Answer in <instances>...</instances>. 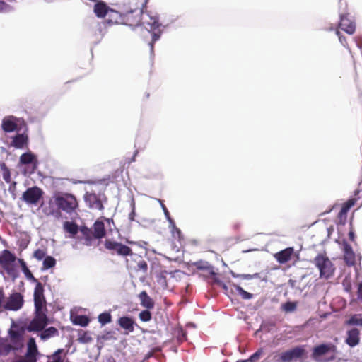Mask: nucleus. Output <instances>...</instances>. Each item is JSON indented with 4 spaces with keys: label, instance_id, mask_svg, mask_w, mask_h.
Returning <instances> with one entry per match:
<instances>
[{
    "label": "nucleus",
    "instance_id": "f257e3e1",
    "mask_svg": "<svg viewBox=\"0 0 362 362\" xmlns=\"http://www.w3.org/2000/svg\"><path fill=\"white\" fill-rule=\"evenodd\" d=\"M141 25H143L149 32L152 33V39L149 42L151 52H153L154 43L159 40L161 34L160 24L156 14L150 11H143L141 15Z\"/></svg>",
    "mask_w": 362,
    "mask_h": 362
},
{
    "label": "nucleus",
    "instance_id": "f03ea898",
    "mask_svg": "<svg viewBox=\"0 0 362 362\" xmlns=\"http://www.w3.org/2000/svg\"><path fill=\"white\" fill-rule=\"evenodd\" d=\"M313 262L319 269L320 278L328 279L334 275L335 267L325 253H319Z\"/></svg>",
    "mask_w": 362,
    "mask_h": 362
},
{
    "label": "nucleus",
    "instance_id": "7ed1b4c3",
    "mask_svg": "<svg viewBox=\"0 0 362 362\" xmlns=\"http://www.w3.org/2000/svg\"><path fill=\"white\" fill-rule=\"evenodd\" d=\"M54 202L59 210L69 214L76 212L78 203L76 197L69 193H64L54 197Z\"/></svg>",
    "mask_w": 362,
    "mask_h": 362
},
{
    "label": "nucleus",
    "instance_id": "20e7f679",
    "mask_svg": "<svg viewBox=\"0 0 362 362\" xmlns=\"http://www.w3.org/2000/svg\"><path fill=\"white\" fill-rule=\"evenodd\" d=\"M47 310H35V316L28 325L26 329L31 332H41L49 323Z\"/></svg>",
    "mask_w": 362,
    "mask_h": 362
},
{
    "label": "nucleus",
    "instance_id": "39448f33",
    "mask_svg": "<svg viewBox=\"0 0 362 362\" xmlns=\"http://www.w3.org/2000/svg\"><path fill=\"white\" fill-rule=\"evenodd\" d=\"M44 192L37 186L28 188L22 194L21 199L28 205L37 206L42 200Z\"/></svg>",
    "mask_w": 362,
    "mask_h": 362
},
{
    "label": "nucleus",
    "instance_id": "423d86ee",
    "mask_svg": "<svg viewBox=\"0 0 362 362\" xmlns=\"http://www.w3.org/2000/svg\"><path fill=\"white\" fill-rule=\"evenodd\" d=\"M104 246L105 249L115 252L119 256L127 257L133 255L132 250L129 246L115 240H105Z\"/></svg>",
    "mask_w": 362,
    "mask_h": 362
},
{
    "label": "nucleus",
    "instance_id": "0eeeda50",
    "mask_svg": "<svg viewBox=\"0 0 362 362\" xmlns=\"http://www.w3.org/2000/svg\"><path fill=\"white\" fill-rule=\"evenodd\" d=\"M142 10L139 8H130L123 12L124 25L129 27H136L141 25V15Z\"/></svg>",
    "mask_w": 362,
    "mask_h": 362
},
{
    "label": "nucleus",
    "instance_id": "6e6552de",
    "mask_svg": "<svg viewBox=\"0 0 362 362\" xmlns=\"http://www.w3.org/2000/svg\"><path fill=\"white\" fill-rule=\"evenodd\" d=\"M337 352V347L332 343L327 344H321L315 346L313 349L312 352V358L315 361H320V358L323 356L328 354L329 353H332V355L330 359L334 358V354Z\"/></svg>",
    "mask_w": 362,
    "mask_h": 362
},
{
    "label": "nucleus",
    "instance_id": "1a4fd4ad",
    "mask_svg": "<svg viewBox=\"0 0 362 362\" xmlns=\"http://www.w3.org/2000/svg\"><path fill=\"white\" fill-rule=\"evenodd\" d=\"M35 283L36 284L33 294L35 310H47L43 286L38 280Z\"/></svg>",
    "mask_w": 362,
    "mask_h": 362
},
{
    "label": "nucleus",
    "instance_id": "9d476101",
    "mask_svg": "<svg viewBox=\"0 0 362 362\" xmlns=\"http://www.w3.org/2000/svg\"><path fill=\"white\" fill-rule=\"evenodd\" d=\"M194 266L198 270H201L205 272V275L207 276L213 277L214 283L222 286L224 289H226V286L217 277L216 273L214 272V267L207 262L199 261L195 262Z\"/></svg>",
    "mask_w": 362,
    "mask_h": 362
},
{
    "label": "nucleus",
    "instance_id": "9b49d317",
    "mask_svg": "<svg viewBox=\"0 0 362 362\" xmlns=\"http://www.w3.org/2000/svg\"><path fill=\"white\" fill-rule=\"evenodd\" d=\"M361 192V191L360 189L355 190L354 197L349 199L342 204L341 209L338 214V218L341 223H345L347 218L348 211L353 206H354V204L356 203L358 200L361 199V197H359Z\"/></svg>",
    "mask_w": 362,
    "mask_h": 362
},
{
    "label": "nucleus",
    "instance_id": "f8f14e48",
    "mask_svg": "<svg viewBox=\"0 0 362 362\" xmlns=\"http://www.w3.org/2000/svg\"><path fill=\"white\" fill-rule=\"evenodd\" d=\"M306 353L302 346H296L292 349L281 353L280 360L281 362H291L293 360L301 358Z\"/></svg>",
    "mask_w": 362,
    "mask_h": 362
},
{
    "label": "nucleus",
    "instance_id": "ddd939ff",
    "mask_svg": "<svg viewBox=\"0 0 362 362\" xmlns=\"http://www.w3.org/2000/svg\"><path fill=\"white\" fill-rule=\"evenodd\" d=\"M23 296L20 293L15 292L9 296L4 308L8 310H18L23 307Z\"/></svg>",
    "mask_w": 362,
    "mask_h": 362
},
{
    "label": "nucleus",
    "instance_id": "4468645a",
    "mask_svg": "<svg viewBox=\"0 0 362 362\" xmlns=\"http://www.w3.org/2000/svg\"><path fill=\"white\" fill-rule=\"evenodd\" d=\"M84 201L86 205L91 209L103 211V204L99 196L93 192H86L84 194Z\"/></svg>",
    "mask_w": 362,
    "mask_h": 362
},
{
    "label": "nucleus",
    "instance_id": "2eb2a0df",
    "mask_svg": "<svg viewBox=\"0 0 362 362\" xmlns=\"http://www.w3.org/2000/svg\"><path fill=\"white\" fill-rule=\"evenodd\" d=\"M16 260L15 255L8 250H4L0 255V265L7 272H11L12 265Z\"/></svg>",
    "mask_w": 362,
    "mask_h": 362
},
{
    "label": "nucleus",
    "instance_id": "dca6fc26",
    "mask_svg": "<svg viewBox=\"0 0 362 362\" xmlns=\"http://www.w3.org/2000/svg\"><path fill=\"white\" fill-rule=\"evenodd\" d=\"M19 163L21 165H31L32 170L30 173H33L37 168L38 160L37 156L31 151H28L23 153L19 158Z\"/></svg>",
    "mask_w": 362,
    "mask_h": 362
},
{
    "label": "nucleus",
    "instance_id": "f3484780",
    "mask_svg": "<svg viewBox=\"0 0 362 362\" xmlns=\"http://www.w3.org/2000/svg\"><path fill=\"white\" fill-rule=\"evenodd\" d=\"M338 27L349 35H353L356 30L355 23L347 15H341Z\"/></svg>",
    "mask_w": 362,
    "mask_h": 362
},
{
    "label": "nucleus",
    "instance_id": "a211bd4d",
    "mask_svg": "<svg viewBox=\"0 0 362 362\" xmlns=\"http://www.w3.org/2000/svg\"><path fill=\"white\" fill-rule=\"evenodd\" d=\"M344 259L349 266H353L356 263V256L351 246L347 243H343Z\"/></svg>",
    "mask_w": 362,
    "mask_h": 362
},
{
    "label": "nucleus",
    "instance_id": "6ab92c4d",
    "mask_svg": "<svg viewBox=\"0 0 362 362\" xmlns=\"http://www.w3.org/2000/svg\"><path fill=\"white\" fill-rule=\"evenodd\" d=\"M293 253L294 249L293 247H287L276 253L274 257L279 263L285 264L291 259Z\"/></svg>",
    "mask_w": 362,
    "mask_h": 362
},
{
    "label": "nucleus",
    "instance_id": "aec40b11",
    "mask_svg": "<svg viewBox=\"0 0 362 362\" xmlns=\"http://www.w3.org/2000/svg\"><path fill=\"white\" fill-rule=\"evenodd\" d=\"M360 332L357 328H352L347 332L346 343L351 347H354L359 344Z\"/></svg>",
    "mask_w": 362,
    "mask_h": 362
},
{
    "label": "nucleus",
    "instance_id": "412c9836",
    "mask_svg": "<svg viewBox=\"0 0 362 362\" xmlns=\"http://www.w3.org/2000/svg\"><path fill=\"white\" fill-rule=\"evenodd\" d=\"M95 239L100 240L106 235L105 224L102 221L97 220L90 228Z\"/></svg>",
    "mask_w": 362,
    "mask_h": 362
},
{
    "label": "nucleus",
    "instance_id": "4be33fe9",
    "mask_svg": "<svg viewBox=\"0 0 362 362\" xmlns=\"http://www.w3.org/2000/svg\"><path fill=\"white\" fill-rule=\"evenodd\" d=\"M107 23L109 25L113 24H119L124 25L123 21V12H119L115 10L111 9L110 10L107 14Z\"/></svg>",
    "mask_w": 362,
    "mask_h": 362
},
{
    "label": "nucleus",
    "instance_id": "5701e85b",
    "mask_svg": "<svg viewBox=\"0 0 362 362\" xmlns=\"http://www.w3.org/2000/svg\"><path fill=\"white\" fill-rule=\"evenodd\" d=\"M110 8L102 1H98L93 7V11L97 17L103 18L109 13Z\"/></svg>",
    "mask_w": 362,
    "mask_h": 362
},
{
    "label": "nucleus",
    "instance_id": "b1692460",
    "mask_svg": "<svg viewBox=\"0 0 362 362\" xmlns=\"http://www.w3.org/2000/svg\"><path fill=\"white\" fill-rule=\"evenodd\" d=\"M80 232L83 235V244L86 246H92L95 240L92 229L86 226H82L80 228Z\"/></svg>",
    "mask_w": 362,
    "mask_h": 362
},
{
    "label": "nucleus",
    "instance_id": "393cba45",
    "mask_svg": "<svg viewBox=\"0 0 362 362\" xmlns=\"http://www.w3.org/2000/svg\"><path fill=\"white\" fill-rule=\"evenodd\" d=\"M118 324L122 329L127 330L128 332H132L134 330V321L129 317L123 316L119 317Z\"/></svg>",
    "mask_w": 362,
    "mask_h": 362
},
{
    "label": "nucleus",
    "instance_id": "a878e982",
    "mask_svg": "<svg viewBox=\"0 0 362 362\" xmlns=\"http://www.w3.org/2000/svg\"><path fill=\"white\" fill-rule=\"evenodd\" d=\"M139 298L141 302V305L144 308H146V309L149 310L152 309L154 307V301L148 295L146 291H141L139 295Z\"/></svg>",
    "mask_w": 362,
    "mask_h": 362
},
{
    "label": "nucleus",
    "instance_id": "bb28decb",
    "mask_svg": "<svg viewBox=\"0 0 362 362\" xmlns=\"http://www.w3.org/2000/svg\"><path fill=\"white\" fill-rule=\"evenodd\" d=\"M18 124L13 117L4 118L2 121V129L5 132H12L17 129Z\"/></svg>",
    "mask_w": 362,
    "mask_h": 362
},
{
    "label": "nucleus",
    "instance_id": "cd10ccee",
    "mask_svg": "<svg viewBox=\"0 0 362 362\" xmlns=\"http://www.w3.org/2000/svg\"><path fill=\"white\" fill-rule=\"evenodd\" d=\"M28 136L23 134H18L13 137L11 145L16 148H23L28 143Z\"/></svg>",
    "mask_w": 362,
    "mask_h": 362
},
{
    "label": "nucleus",
    "instance_id": "c85d7f7f",
    "mask_svg": "<svg viewBox=\"0 0 362 362\" xmlns=\"http://www.w3.org/2000/svg\"><path fill=\"white\" fill-rule=\"evenodd\" d=\"M58 335V329L54 327H49L41 331V333L40 334V337L42 341H46L52 337H57Z\"/></svg>",
    "mask_w": 362,
    "mask_h": 362
},
{
    "label": "nucleus",
    "instance_id": "c756f323",
    "mask_svg": "<svg viewBox=\"0 0 362 362\" xmlns=\"http://www.w3.org/2000/svg\"><path fill=\"white\" fill-rule=\"evenodd\" d=\"M63 226L64 230L70 233L72 236L76 235L78 230H80L78 226L72 221H65Z\"/></svg>",
    "mask_w": 362,
    "mask_h": 362
},
{
    "label": "nucleus",
    "instance_id": "7c9ffc66",
    "mask_svg": "<svg viewBox=\"0 0 362 362\" xmlns=\"http://www.w3.org/2000/svg\"><path fill=\"white\" fill-rule=\"evenodd\" d=\"M18 262L25 277L32 282H37V279L33 275V274L27 267L25 262L23 259H19Z\"/></svg>",
    "mask_w": 362,
    "mask_h": 362
},
{
    "label": "nucleus",
    "instance_id": "2f4dec72",
    "mask_svg": "<svg viewBox=\"0 0 362 362\" xmlns=\"http://www.w3.org/2000/svg\"><path fill=\"white\" fill-rule=\"evenodd\" d=\"M0 168L1 170L3 179L6 183H10L11 182V175L9 168L4 162L0 163Z\"/></svg>",
    "mask_w": 362,
    "mask_h": 362
},
{
    "label": "nucleus",
    "instance_id": "473e14b6",
    "mask_svg": "<svg viewBox=\"0 0 362 362\" xmlns=\"http://www.w3.org/2000/svg\"><path fill=\"white\" fill-rule=\"evenodd\" d=\"M14 348L9 344L0 339V356H7Z\"/></svg>",
    "mask_w": 362,
    "mask_h": 362
},
{
    "label": "nucleus",
    "instance_id": "72a5a7b5",
    "mask_svg": "<svg viewBox=\"0 0 362 362\" xmlns=\"http://www.w3.org/2000/svg\"><path fill=\"white\" fill-rule=\"evenodd\" d=\"M56 264V260L51 256H47L42 263L43 269H49L54 267Z\"/></svg>",
    "mask_w": 362,
    "mask_h": 362
},
{
    "label": "nucleus",
    "instance_id": "f704fd0d",
    "mask_svg": "<svg viewBox=\"0 0 362 362\" xmlns=\"http://www.w3.org/2000/svg\"><path fill=\"white\" fill-rule=\"evenodd\" d=\"M297 308V303L288 301L281 305V309L286 313H292Z\"/></svg>",
    "mask_w": 362,
    "mask_h": 362
},
{
    "label": "nucleus",
    "instance_id": "c9c22d12",
    "mask_svg": "<svg viewBox=\"0 0 362 362\" xmlns=\"http://www.w3.org/2000/svg\"><path fill=\"white\" fill-rule=\"evenodd\" d=\"M170 223L171 225V233L173 236L175 238H177L180 240L182 238V232L180 228H178L173 219H170Z\"/></svg>",
    "mask_w": 362,
    "mask_h": 362
},
{
    "label": "nucleus",
    "instance_id": "e433bc0d",
    "mask_svg": "<svg viewBox=\"0 0 362 362\" xmlns=\"http://www.w3.org/2000/svg\"><path fill=\"white\" fill-rule=\"evenodd\" d=\"M233 286L235 288L237 293L243 298V299H250L252 297V295L245 291L242 287L240 286L233 284Z\"/></svg>",
    "mask_w": 362,
    "mask_h": 362
},
{
    "label": "nucleus",
    "instance_id": "4c0bfd02",
    "mask_svg": "<svg viewBox=\"0 0 362 362\" xmlns=\"http://www.w3.org/2000/svg\"><path fill=\"white\" fill-rule=\"evenodd\" d=\"M98 321L102 325H105L112 321V316L110 313L104 312L99 315Z\"/></svg>",
    "mask_w": 362,
    "mask_h": 362
},
{
    "label": "nucleus",
    "instance_id": "58836bf2",
    "mask_svg": "<svg viewBox=\"0 0 362 362\" xmlns=\"http://www.w3.org/2000/svg\"><path fill=\"white\" fill-rule=\"evenodd\" d=\"M62 349H57L52 356H49V361L47 362H64L61 357V354L63 352Z\"/></svg>",
    "mask_w": 362,
    "mask_h": 362
},
{
    "label": "nucleus",
    "instance_id": "ea45409f",
    "mask_svg": "<svg viewBox=\"0 0 362 362\" xmlns=\"http://www.w3.org/2000/svg\"><path fill=\"white\" fill-rule=\"evenodd\" d=\"M74 323L82 327H86L89 323V319L86 315H78L76 317Z\"/></svg>",
    "mask_w": 362,
    "mask_h": 362
},
{
    "label": "nucleus",
    "instance_id": "a19ab883",
    "mask_svg": "<svg viewBox=\"0 0 362 362\" xmlns=\"http://www.w3.org/2000/svg\"><path fill=\"white\" fill-rule=\"evenodd\" d=\"M166 271H162L159 274H157L156 280L157 282L164 286H167V279H166Z\"/></svg>",
    "mask_w": 362,
    "mask_h": 362
},
{
    "label": "nucleus",
    "instance_id": "79ce46f5",
    "mask_svg": "<svg viewBox=\"0 0 362 362\" xmlns=\"http://www.w3.org/2000/svg\"><path fill=\"white\" fill-rule=\"evenodd\" d=\"M139 317L142 322H148L152 318L151 313L148 310L141 311L139 313Z\"/></svg>",
    "mask_w": 362,
    "mask_h": 362
},
{
    "label": "nucleus",
    "instance_id": "37998d69",
    "mask_svg": "<svg viewBox=\"0 0 362 362\" xmlns=\"http://www.w3.org/2000/svg\"><path fill=\"white\" fill-rule=\"evenodd\" d=\"M46 250L37 249L33 253V257L37 260H42L46 257Z\"/></svg>",
    "mask_w": 362,
    "mask_h": 362
},
{
    "label": "nucleus",
    "instance_id": "c03bdc74",
    "mask_svg": "<svg viewBox=\"0 0 362 362\" xmlns=\"http://www.w3.org/2000/svg\"><path fill=\"white\" fill-rule=\"evenodd\" d=\"M263 350L262 349H258L256 352L252 354L248 359L247 362H255L257 361L262 355Z\"/></svg>",
    "mask_w": 362,
    "mask_h": 362
},
{
    "label": "nucleus",
    "instance_id": "a18cd8bd",
    "mask_svg": "<svg viewBox=\"0 0 362 362\" xmlns=\"http://www.w3.org/2000/svg\"><path fill=\"white\" fill-rule=\"evenodd\" d=\"M11 11L12 7L9 4L0 0V13H8Z\"/></svg>",
    "mask_w": 362,
    "mask_h": 362
},
{
    "label": "nucleus",
    "instance_id": "49530a36",
    "mask_svg": "<svg viewBox=\"0 0 362 362\" xmlns=\"http://www.w3.org/2000/svg\"><path fill=\"white\" fill-rule=\"evenodd\" d=\"M347 322L349 325H356L362 326V318L358 317L356 315H354L351 317Z\"/></svg>",
    "mask_w": 362,
    "mask_h": 362
},
{
    "label": "nucleus",
    "instance_id": "de8ad7c7",
    "mask_svg": "<svg viewBox=\"0 0 362 362\" xmlns=\"http://www.w3.org/2000/svg\"><path fill=\"white\" fill-rule=\"evenodd\" d=\"M9 334L12 341H18L21 338V335L18 331L11 330Z\"/></svg>",
    "mask_w": 362,
    "mask_h": 362
},
{
    "label": "nucleus",
    "instance_id": "09e8293b",
    "mask_svg": "<svg viewBox=\"0 0 362 362\" xmlns=\"http://www.w3.org/2000/svg\"><path fill=\"white\" fill-rule=\"evenodd\" d=\"M336 35L338 36L339 37V40L340 41V42L343 45L344 47H347L349 48V46H348V42L346 41V39L345 37H344L339 30H336Z\"/></svg>",
    "mask_w": 362,
    "mask_h": 362
},
{
    "label": "nucleus",
    "instance_id": "8fccbe9b",
    "mask_svg": "<svg viewBox=\"0 0 362 362\" xmlns=\"http://www.w3.org/2000/svg\"><path fill=\"white\" fill-rule=\"evenodd\" d=\"M137 266H138L139 269L143 271L144 272H146L148 270V264H147L146 262L144 260L140 261L138 263Z\"/></svg>",
    "mask_w": 362,
    "mask_h": 362
},
{
    "label": "nucleus",
    "instance_id": "3c124183",
    "mask_svg": "<svg viewBox=\"0 0 362 362\" xmlns=\"http://www.w3.org/2000/svg\"><path fill=\"white\" fill-rule=\"evenodd\" d=\"M136 212H135V205L134 203L132 204V209L131 212L129 214V219L130 221H133L135 219Z\"/></svg>",
    "mask_w": 362,
    "mask_h": 362
},
{
    "label": "nucleus",
    "instance_id": "603ef678",
    "mask_svg": "<svg viewBox=\"0 0 362 362\" xmlns=\"http://www.w3.org/2000/svg\"><path fill=\"white\" fill-rule=\"evenodd\" d=\"M162 208H163V209L164 211V213H165V215L166 218L170 221V219H171V218L170 216V213H169L168 209L166 208V206L164 204H162Z\"/></svg>",
    "mask_w": 362,
    "mask_h": 362
},
{
    "label": "nucleus",
    "instance_id": "864d4df0",
    "mask_svg": "<svg viewBox=\"0 0 362 362\" xmlns=\"http://www.w3.org/2000/svg\"><path fill=\"white\" fill-rule=\"evenodd\" d=\"M4 299V293L1 288H0V308L2 306V303Z\"/></svg>",
    "mask_w": 362,
    "mask_h": 362
},
{
    "label": "nucleus",
    "instance_id": "5fc2aeb1",
    "mask_svg": "<svg viewBox=\"0 0 362 362\" xmlns=\"http://www.w3.org/2000/svg\"><path fill=\"white\" fill-rule=\"evenodd\" d=\"M358 298L362 300V283L359 285L358 290Z\"/></svg>",
    "mask_w": 362,
    "mask_h": 362
},
{
    "label": "nucleus",
    "instance_id": "6e6d98bb",
    "mask_svg": "<svg viewBox=\"0 0 362 362\" xmlns=\"http://www.w3.org/2000/svg\"><path fill=\"white\" fill-rule=\"evenodd\" d=\"M349 237L350 240L354 241L355 235L353 231H350L349 233Z\"/></svg>",
    "mask_w": 362,
    "mask_h": 362
},
{
    "label": "nucleus",
    "instance_id": "4d7b16f0",
    "mask_svg": "<svg viewBox=\"0 0 362 362\" xmlns=\"http://www.w3.org/2000/svg\"><path fill=\"white\" fill-rule=\"evenodd\" d=\"M16 185V182H13L12 183V185L10 186V189H11V187H12V186H13V187H15Z\"/></svg>",
    "mask_w": 362,
    "mask_h": 362
},
{
    "label": "nucleus",
    "instance_id": "13d9d810",
    "mask_svg": "<svg viewBox=\"0 0 362 362\" xmlns=\"http://www.w3.org/2000/svg\"><path fill=\"white\" fill-rule=\"evenodd\" d=\"M245 279H250V278H251V276H250V275H245Z\"/></svg>",
    "mask_w": 362,
    "mask_h": 362
},
{
    "label": "nucleus",
    "instance_id": "bf43d9fd",
    "mask_svg": "<svg viewBox=\"0 0 362 362\" xmlns=\"http://www.w3.org/2000/svg\"><path fill=\"white\" fill-rule=\"evenodd\" d=\"M236 362H247V361H244V360H240V361H238Z\"/></svg>",
    "mask_w": 362,
    "mask_h": 362
},
{
    "label": "nucleus",
    "instance_id": "052dcab7",
    "mask_svg": "<svg viewBox=\"0 0 362 362\" xmlns=\"http://www.w3.org/2000/svg\"><path fill=\"white\" fill-rule=\"evenodd\" d=\"M289 283L291 284V285H293V281L289 280Z\"/></svg>",
    "mask_w": 362,
    "mask_h": 362
}]
</instances>
